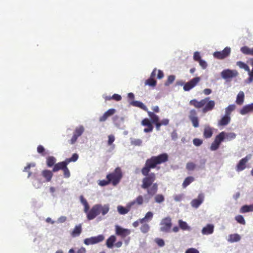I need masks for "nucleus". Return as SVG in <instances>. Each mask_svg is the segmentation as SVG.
I'll list each match as a JSON object with an SVG mask.
<instances>
[{
    "label": "nucleus",
    "instance_id": "obj_24",
    "mask_svg": "<svg viewBox=\"0 0 253 253\" xmlns=\"http://www.w3.org/2000/svg\"><path fill=\"white\" fill-rule=\"evenodd\" d=\"M171 227V222H162L161 223V230L163 232H169Z\"/></svg>",
    "mask_w": 253,
    "mask_h": 253
},
{
    "label": "nucleus",
    "instance_id": "obj_38",
    "mask_svg": "<svg viewBox=\"0 0 253 253\" xmlns=\"http://www.w3.org/2000/svg\"><path fill=\"white\" fill-rule=\"evenodd\" d=\"M79 158V155L77 153L74 154L70 158H67L65 159L67 164H69L70 163L76 162Z\"/></svg>",
    "mask_w": 253,
    "mask_h": 253
},
{
    "label": "nucleus",
    "instance_id": "obj_12",
    "mask_svg": "<svg viewBox=\"0 0 253 253\" xmlns=\"http://www.w3.org/2000/svg\"><path fill=\"white\" fill-rule=\"evenodd\" d=\"M250 158V157L247 156L245 158L242 159L236 166V171L239 172L245 169L246 168V164L248 162Z\"/></svg>",
    "mask_w": 253,
    "mask_h": 253
},
{
    "label": "nucleus",
    "instance_id": "obj_53",
    "mask_svg": "<svg viewBox=\"0 0 253 253\" xmlns=\"http://www.w3.org/2000/svg\"><path fill=\"white\" fill-rule=\"evenodd\" d=\"M114 141H115V137L114 135H110L108 136V144L109 145H112Z\"/></svg>",
    "mask_w": 253,
    "mask_h": 253
},
{
    "label": "nucleus",
    "instance_id": "obj_18",
    "mask_svg": "<svg viewBox=\"0 0 253 253\" xmlns=\"http://www.w3.org/2000/svg\"><path fill=\"white\" fill-rule=\"evenodd\" d=\"M214 226L211 224H208L206 226L203 228L202 230V233L203 235H209L213 232Z\"/></svg>",
    "mask_w": 253,
    "mask_h": 253
},
{
    "label": "nucleus",
    "instance_id": "obj_57",
    "mask_svg": "<svg viewBox=\"0 0 253 253\" xmlns=\"http://www.w3.org/2000/svg\"><path fill=\"white\" fill-rule=\"evenodd\" d=\"M200 66L203 68L205 69L207 66V64L206 61L201 59L198 61Z\"/></svg>",
    "mask_w": 253,
    "mask_h": 253
},
{
    "label": "nucleus",
    "instance_id": "obj_3",
    "mask_svg": "<svg viewBox=\"0 0 253 253\" xmlns=\"http://www.w3.org/2000/svg\"><path fill=\"white\" fill-rule=\"evenodd\" d=\"M210 99V97H206L200 101L194 99L190 101L189 104L197 109L202 108V112L206 113L212 110L215 105V101Z\"/></svg>",
    "mask_w": 253,
    "mask_h": 253
},
{
    "label": "nucleus",
    "instance_id": "obj_35",
    "mask_svg": "<svg viewBox=\"0 0 253 253\" xmlns=\"http://www.w3.org/2000/svg\"><path fill=\"white\" fill-rule=\"evenodd\" d=\"M194 180V178L192 176H188V177H186L183 182V184H182L183 187V188L186 187L188 185H189Z\"/></svg>",
    "mask_w": 253,
    "mask_h": 253
},
{
    "label": "nucleus",
    "instance_id": "obj_13",
    "mask_svg": "<svg viewBox=\"0 0 253 253\" xmlns=\"http://www.w3.org/2000/svg\"><path fill=\"white\" fill-rule=\"evenodd\" d=\"M116 234L121 236L122 238H125L130 233V231L129 229H124L119 225H116Z\"/></svg>",
    "mask_w": 253,
    "mask_h": 253
},
{
    "label": "nucleus",
    "instance_id": "obj_2",
    "mask_svg": "<svg viewBox=\"0 0 253 253\" xmlns=\"http://www.w3.org/2000/svg\"><path fill=\"white\" fill-rule=\"evenodd\" d=\"M80 200L81 203L84 207V211L86 213L88 220H92L100 214L104 215L109 211L108 205H102L101 204L94 205L89 210V206L87 201L83 195L80 196Z\"/></svg>",
    "mask_w": 253,
    "mask_h": 253
},
{
    "label": "nucleus",
    "instance_id": "obj_47",
    "mask_svg": "<svg viewBox=\"0 0 253 253\" xmlns=\"http://www.w3.org/2000/svg\"><path fill=\"white\" fill-rule=\"evenodd\" d=\"M140 229L143 233H145L149 231V226L148 224L144 223L141 226Z\"/></svg>",
    "mask_w": 253,
    "mask_h": 253
},
{
    "label": "nucleus",
    "instance_id": "obj_6",
    "mask_svg": "<svg viewBox=\"0 0 253 253\" xmlns=\"http://www.w3.org/2000/svg\"><path fill=\"white\" fill-rule=\"evenodd\" d=\"M238 75V72L235 70L225 69L221 73V77L227 81L237 77Z\"/></svg>",
    "mask_w": 253,
    "mask_h": 253
},
{
    "label": "nucleus",
    "instance_id": "obj_36",
    "mask_svg": "<svg viewBox=\"0 0 253 253\" xmlns=\"http://www.w3.org/2000/svg\"><path fill=\"white\" fill-rule=\"evenodd\" d=\"M236 134L234 132L226 133L225 132V139L230 141L236 138Z\"/></svg>",
    "mask_w": 253,
    "mask_h": 253
},
{
    "label": "nucleus",
    "instance_id": "obj_37",
    "mask_svg": "<svg viewBox=\"0 0 253 253\" xmlns=\"http://www.w3.org/2000/svg\"><path fill=\"white\" fill-rule=\"evenodd\" d=\"M156 83L157 82L154 79L152 78H150L149 79L146 80L145 82V84L154 87L156 86Z\"/></svg>",
    "mask_w": 253,
    "mask_h": 253
},
{
    "label": "nucleus",
    "instance_id": "obj_15",
    "mask_svg": "<svg viewBox=\"0 0 253 253\" xmlns=\"http://www.w3.org/2000/svg\"><path fill=\"white\" fill-rule=\"evenodd\" d=\"M204 199V196L203 194H200L198 196L197 199H193L191 202V204L192 207L193 208H197L199 207V206L203 203Z\"/></svg>",
    "mask_w": 253,
    "mask_h": 253
},
{
    "label": "nucleus",
    "instance_id": "obj_1",
    "mask_svg": "<svg viewBox=\"0 0 253 253\" xmlns=\"http://www.w3.org/2000/svg\"><path fill=\"white\" fill-rule=\"evenodd\" d=\"M168 161V155L163 153L156 156H152L146 160L144 166L141 169V173L145 177L142 179L141 188L147 189L148 195L152 197L158 191V185L154 183L156 179V174L150 173L151 169L157 168L158 165L164 163Z\"/></svg>",
    "mask_w": 253,
    "mask_h": 253
},
{
    "label": "nucleus",
    "instance_id": "obj_8",
    "mask_svg": "<svg viewBox=\"0 0 253 253\" xmlns=\"http://www.w3.org/2000/svg\"><path fill=\"white\" fill-rule=\"evenodd\" d=\"M104 239V237L102 235H99L95 237H91L90 238H86L84 240V243L86 245H93L97 244L103 241Z\"/></svg>",
    "mask_w": 253,
    "mask_h": 253
},
{
    "label": "nucleus",
    "instance_id": "obj_11",
    "mask_svg": "<svg viewBox=\"0 0 253 253\" xmlns=\"http://www.w3.org/2000/svg\"><path fill=\"white\" fill-rule=\"evenodd\" d=\"M189 118L191 121L193 126L194 127H198L199 126V119L197 117V113L196 110L191 109L189 111Z\"/></svg>",
    "mask_w": 253,
    "mask_h": 253
},
{
    "label": "nucleus",
    "instance_id": "obj_43",
    "mask_svg": "<svg viewBox=\"0 0 253 253\" xmlns=\"http://www.w3.org/2000/svg\"><path fill=\"white\" fill-rule=\"evenodd\" d=\"M153 216V214L152 212L149 211L147 212L144 218L141 219V221H145V220H151Z\"/></svg>",
    "mask_w": 253,
    "mask_h": 253
},
{
    "label": "nucleus",
    "instance_id": "obj_61",
    "mask_svg": "<svg viewBox=\"0 0 253 253\" xmlns=\"http://www.w3.org/2000/svg\"><path fill=\"white\" fill-rule=\"evenodd\" d=\"M236 220L237 221H245L244 217L241 215H237L236 218Z\"/></svg>",
    "mask_w": 253,
    "mask_h": 253
},
{
    "label": "nucleus",
    "instance_id": "obj_34",
    "mask_svg": "<svg viewBox=\"0 0 253 253\" xmlns=\"http://www.w3.org/2000/svg\"><path fill=\"white\" fill-rule=\"evenodd\" d=\"M236 108V106L234 104L229 105L225 109V114L230 116V115L232 111H233Z\"/></svg>",
    "mask_w": 253,
    "mask_h": 253
},
{
    "label": "nucleus",
    "instance_id": "obj_21",
    "mask_svg": "<svg viewBox=\"0 0 253 253\" xmlns=\"http://www.w3.org/2000/svg\"><path fill=\"white\" fill-rule=\"evenodd\" d=\"M52 170L50 171L48 169H45L42 171V175L45 179L46 182L51 181L53 176Z\"/></svg>",
    "mask_w": 253,
    "mask_h": 253
},
{
    "label": "nucleus",
    "instance_id": "obj_44",
    "mask_svg": "<svg viewBox=\"0 0 253 253\" xmlns=\"http://www.w3.org/2000/svg\"><path fill=\"white\" fill-rule=\"evenodd\" d=\"M220 145L213 141L210 146V149L211 151H215L219 148Z\"/></svg>",
    "mask_w": 253,
    "mask_h": 253
},
{
    "label": "nucleus",
    "instance_id": "obj_62",
    "mask_svg": "<svg viewBox=\"0 0 253 253\" xmlns=\"http://www.w3.org/2000/svg\"><path fill=\"white\" fill-rule=\"evenodd\" d=\"M204 93L206 95H209L211 93V90L210 88H206L203 90Z\"/></svg>",
    "mask_w": 253,
    "mask_h": 253
},
{
    "label": "nucleus",
    "instance_id": "obj_10",
    "mask_svg": "<svg viewBox=\"0 0 253 253\" xmlns=\"http://www.w3.org/2000/svg\"><path fill=\"white\" fill-rule=\"evenodd\" d=\"M200 81V78L197 77H195L187 83H186L183 86V89L185 91H189L190 89L195 87Z\"/></svg>",
    "mask_w": 253,
    "mask_h": 253
},
{
    "label": "nucleus",
    "instance_id": "obj_5",
    "mask_svg": "<svg viewBox=\"0 0 253 253\" xmlns=\"http://www.w3.org/2000/svg\"><path fill=\"white\" fill-rule=\"evenodd\" d=\"M68 165L66 160L56 163L52 169V171L55 172L62 170L63 172L64 177L66 178H69L70 176V172L67 167Z\"/></svg>",
    "mask_w": 253,
    "mask_h": 253
},
{
    "label": "nucleus",
    "instance_id": "obj_9",
    "mask_svg": "<svg viewBox=\"0 0 253 253\" xmlns=\"http://www.w3.org/2000/svg\"><path fill=\"white\" fill-rule=\"evenodd\" d=\"M231 49L229 47H226L221 51H216L213 53V56L218 59H223L228 56L230 53Z\"/></svg>",
    "mask_w": 253,
    "mask_h": 253
},
{
    "label": "nucleus",
    "instance_id": "obj_28",
    "mask_svg": "<svg viewBox=\"0 0 253 253\" xmlns=\"http://www.w3.org/2000/svg\"><path fill=\"white\" fill-rule=\"evenodd\" d=\"M147 113L151 119L152 123L155 124L156 123L159 122V117L157 115L154 114V112H152L148 111H147Z\"/></svg>",
    "mask_w": 253,
    "mask_h": 253
},
{
    "label": "nucleus",
    "instance_id": "obj_40",
    "mask_svg": "<svg viewBox=\"0 0 253 253\" xmlns=\"http://www.w3.org/2000/svg\"><path fill=\"white\" fill-rule=\"evenodd\" d=\"M165 200L164 196L162 194L156 195L155 197V201L157 203H161Z\"/></svg>",
    "mask_w": 253,
    "mask_h": 253
},
{
    "label": "nucleus",
    "instance_id": "obj_64",
    "mask_svg": "<svg viewBox=\"0 0 253 253\" xmlns=\"http://www.w3.org/2000/svg\"><path fill=\"white\" fill-rule=\"evenodd\" d=\"M77 253H85V249L84 248H81L78 250Z\"/></svg>",
    "mask_w": 253,
    "mask_h": 253
},
{
    "label": "nucleus",
    "instance_id": "obj_7",
    "mask_svg": "<svg viewBox=\"0 0 253 253\" xmlns=\"http://www.w3.org/2000/svg\"><path fill=\"white\" fill-rule=\"evenodd\" d=\"M84 131V127L83 126H80L77 127L74 132L71 139L69 140V143L74 144L77 141L78 137L82 135Z\"/></svg>",
    "mask_w": 253,
    "mask_h": 253
},
{
    "label": "nucleus",
    "instance_id": "obj_59",
    "mask_svg": "<svg viewBox=\"0 0 253 253\" xmlns=\"http://www.w3.org/2000/svg\"><path fill=\"white\" fill-rule=\"evenodd\" d=\"M249 75V80L250 82H252L253 81V70L252 69V71H250V69H249V71H247Z\"/></svg>",
    "mask_w": 253,
    "mask_h": 253
},
{
    "label": "nucleus",
    "instance_id": "obj_30",
    "mask_svg": "<svg viewBox=\"0 0 253 253\" xmlns=\"http://www.w3.org/2000/svg\"><path fill=\"white\" fill-rule=\"evenodd\" d=\"M241 240L240 236L238 234H231L229 236L228 241L231 243L238 242Z\"/></svg>",
    "mask_w": 253,
    "mask_h": 253
},
{
    "label": "nucleus",
    "instance_id": "obj_49",
    "mask_svg": "<svg viewBox=\"0 0 253 253\" xmlns=\"http://www.w3.org/2000/svg\"><path fill=\"white\" fill-rule=\"evenodd\" d=\"M111 183L109 180H100L98 182V184L101 186H104Z\"/></svg>",
    "mask_w": 253,
    "mask_h": 253
},
{
    "label": "nucleus",
    "instance_id": "obj_45",
    "mask_svg": "<svg viewBox=\"0 0 253 253\" xmlns=\"http://www.w3.org/2000/svg\"><path fill=\"white\" fill-rule=\"evenodd\" d=\"M175 80V76L174 75H170L168 77V80L165 83L166 85H168L171 84H172Z\"/></svg>",
    "mask_w": 253,
    "mask_h": 253
},
{
    "label": "nucleus",
    "instance_id": "obj_19",
    "mask_svg": "<svg viewBox=\"0 0 253 253\" xmlns=\"http://www.w3.org/2000/svg\"><path fill=\"white\" fill-rule=\"evenodd\" d=\"M116 110L114 109H109L101 117L99 118L100 122H104L107 118L115 114Z\"/></svg>",
    "mask_w": 253,
    "mask_h": 253
},
{
    "label": "nucleus",
    "instance_id": "obj_41",
    "mask_svg": "<svg viewBox=\"0 0 253 253\" xmlns=\"http://www.w3.org/2000/svg\"><path fill=\"white\" fill-rule=\"evenodd\" d=\"M37 152L42 156H44L46 155L44 148L41 145L38 146Z\"/></svg>",
    "mask_w": 253,
    "mask_h": 253
},
{
    "label": "nucleus",
    "instance_id": "obj_39",
    "mask_svg": "<svg viewBox=\"0 0 253 253\" xmlns=\"http://www.w3.org/2000/svg\"><path fill=\"white\" fill-rule=\"evenodd\" d=\"M237 65L241 69H244L246 71H249V66L245 63L242 61H238L236 63Z\"/></svg>",
    "mask_w": 253,
    "mask_h": 253
},
{
    "label": "nucleus",
    "instance_id": "obj_20",
    "mask_svg": "<svg viewBox=\"0 0 253 253\" xmlns=\"http://www.w3.org/2000/svg\"><path fill=\"white\" fill-rule=\"evenodd\" d=\"M213 134V129L209 126H205L204 132L203 136L205 138H211Z\"/></svg>",
    "mask_w": 253,
    "mask_h": 253
},
{
    "label": "nucleus",
    "instance_id": "obj_52",
    "mask_svg": "<svg viewBox=\"0 0 253 253\" xmlns=\"http://www.w3.org/2000/svg\"><path fill=\"white\" fill-rule=\"evenodd\" d=\"M155 242L160 247H163L165 245L164 241L162 239L157 238L155 240Z\"/></svg>",
    "mask_w": 253,
    "mask_h": 253
},
{
    "label": "nucleus",
    "instance_id": "obj_16",
    "mask_svg": "<svg viewBox=\"0 0 253 253\" xmlns=\"http://www.w3.org/2000/svg\"><path fill=\"white\" fill-rule=\"evenodd\" d=\"M231 121V117L225 114L220 120L218 121V126H225L229 124Z\"/></svg>",
    "mask_w": 253,
    "mask_h": 253
},
{
    "label": "nucleus",
    "instance_id": "obj_46",
    "mask_svg": "<svg viewBox=\"0 0 253 253\" xmlns=\"http://www.w3.org/2000/svg\"><path fill=\"white\" fill-rule=\"evenodd\" d=\"M142 142V140L140 139H134L131 141V144L135 146H140Z\"/></svg>",
    "mask_w": 253,
    "mask_h": 253
},
{
    "label": "nucleus",
    "instance_id": "obj_27",
    "mask_svg": "<svg viewBox=\"0 0 253 253\" xmlns=\"http://www.w3.org/2000/svg\"><path fill=\"white\" fill-rule=\"evenodd\" d=\"M225 139V132L222 131L216 136L214 141L220 145L221 143Z\"/></svg>",
    "mask_w": 253,
    "mask_h": 253
},
{
    "label": "nucleus",
    "instance_id": "obj_51",
    "mask_svg": "<svg viewBox=\"0 0 253 253\" xmlns=\"http://www.w3.org/2000/svg\"><path fill=\"white\" fill-rule=\"evenodd\" d=\"M143 202V198L142 196L140 195L136 198V199H135V201L133 203H136L138 205H141L142 204Z\"/></svg>",
    "mask_w": 253,
    "mask_h": 253
},
{
    "label": "nucleus",
    "instance_id": "obj_56",
    "mask_svg": "<svg viewBox=\"0 0 253 253\" xmlns=\"http://www.w3.org/2000/svg\"><path fill=\"white\" fill-rule=\"evenodd\" d=\"M112 98L116 101H120L122 99L121 96L118 94H114L112 96Z\"/></svg>",
    "mask_w": 253,
    "mask_h": 253
},
{
    "label": "nucleus",
    "instance_id": "obj_63",
    "mask_svg": "<svg viewBox=\"0 0 253 253\" xmlns=\"http://www.w3.org/2000/svg\"><path fill=\"white\" fill-rule=\"evenodd\" d=\"M152 109L155 113H158L160 111L159 108L158 106H155L152 107Z\"/></svg>",
    "mask_w": 253,
    "mask_h": 253
},
{
    "label": "nucleus",
    "instance_id": "obj_54",
    "mask_svg": "<svg viewBox=\"0 0 253 253\" xmlns=\"http://www.w3.org/2000/svg\"><path fill=\"white\" fill-rule=\"evenodd\" d=\"M185 253H199V252L196 249L192 248L187 249Z\"/></svg>",
    "mask_w": 253,
    "mask_h": 253
},
{
    "label": "nucleus",
    "instance_id": "obj_60",
    "mask_svg": "<svg viewBox=\"0 0 253 253\" xmlns=\"http://www.w3.org/2000/svg\"><path fill=\"white\" fill-rule=\"evenodd\" d=\"M161 124L164 126H167L169 123V120L168 119H164L162 120L161 122H160Z\"/></svg>",
    "mask_w": 253,
    "mask_h": 253
},
{
    "label": "nucleus",
    "instance_id": "obj_29",
    "mask_svg": "<svg viewBox=\"0 0 253 253\" xmlns=\"http://www.w3.org/2000/svg\"><path fill=\"white\" fill-rule=\"evenodd\" d=\"M56 161V158L53 156H48L46 158V165L49 168L54 167Z\"/></svg>",
    "mask_w": 253,
    "mask_h": 253
},
{
    "label": "nucleus",
    "instance_id": "obj_26",
    "mask_svg": "<svg viewBox=\"0 0 253 253\" xmlns=\"http://www.w3.org/2000/svg\"><path fill=\"white\" fill-rule=\"evenodd\" d=\"M244 93L243 91H240L236 98V103L239 105L243 104L244 101Z\"/></svg>",
    "mask_w": 253,
    "mask_h": 253
},
{
    "label": "nucleus",
    "instance_id": "obj_55",
    "mask_svg": "<svg viewBox=\"0 0 253 253\" xmlns=\"http://www.w3.org/2000/svg\"><path fill=\"white\" fill-rule=\"evenodd\" d=\"M183 197L182 194L176 195L174 196V200L176 202H180L182 200Z\"/></svg>",
    "mask_w": 253,
    "mask_h": 253
},
{
    "label": "nucleus",
    "instance_id": "obj_50",
    "mask_svg": "<svg viewBox=\"0 0 253 253\" xmlns=\"http://www.w3.org/2000/svg\"><path fill=\"white\" fill-rule=\"evenodd\" d=\"M194 60L196 61H199L201 60V56L200 53L198 51H196L194 53L193 56Z\"/></svg>",
    "mask_w": 253,
    "mask_h": 253
},
{
    "label": "nucleus",
    "instance_id": "obj_23",
    "mask_svg": "<svg viewBox=\"0 0 253 253\" xmlns=\"http://www.w3.org/2000/svg\"><path fill=\"white\" fill-rule=\"evenodd\" d=\"M116 238L114 235H111L107 240L106 245L108 248L111 249L113 247Z\"/></svg>",
    "mask_w": 253,
    "mask_h": 253
},
{
    "label": "nucleus",
    "instance_id": "obj_17",
    "mask_svg": "<svg viewBox=\"0 0 253 253\" xmlns=\"http://www.w3.org/2000/svg\"><path fill=\"white\" fill-rule=\"evenodd\" d=\"M251 112H253V103L244 106L240 110V113L242 115H245Z\"/></svg>",
    "mask_w": 253,
    "mask_h": 253
},
{
    "label": "nucleus",
    "instance_id": "obj_4",
    "mask_svg": "<svg viewBox=\"0 0 253 253\" xmlns=\"http://www.w3.org/2000/svg\"><path fill=\"white\" fill-rule=\"evenodd\" d=\"M123 177L121 169L117 167L114 171L108 174L106 176L107 179H109L110 183L114 186L117 185Z\"/></svg>",
    "mask_w": 253,
    "mask_h": 253
},
{
    "label": "nucleus",
    "instance_id": "obj_48",
    "mask_svg": "<svg viewBox=\"0 0 253 253\" xmlns=\"http://www.w3.org/2000/svg\"><path fill=\"white\" fill-rule=\"evenodd\" d=\"M193 142L195 146H199L203 143V140L199 138H194Z\"/></svg>",
    "mask_w": 253,
    "mask_h": 253
},
{
    "label": "nucleus",
    "instance_id": "obj_32",
    "mask_svg": "<svg viewBox=\"0 0 253 253\" xmlns=\"http://www.w3.org/2000/svg\"><path fill=\"white\" fill-rule=\"evenodd\" d=\"M241 52L246 55H251L253 56V48H250L248 46H245L241 48Z\"/></svg>",
    "mask_w": 253,
    "mask_h": 253
},
{
    "label": "nucleus",
    "instance_id": "obj_33",
    "mask_svg": "<svg viewBox=\"0 0 253 253\" xmlns=\"http://www.w3.org/2000/svg\"><path fill=\"white\" fill-rule=\"evenodd\" d=\"M118 212L121 214H125L127 213L130 210V207L125 208L121 206H119L117 207Z\"/></svg>",
    "mask_w": 253,
    "mask_h": 253
},
{
    "label": "nucleus",
    "instance_id": "obj_31",
    "mask_svg": "<svg viewBox=\"0 0 253 253\" xmlns=\"http://www.w3.org/2000/svg\"><path fill=\"white\" fill-rule=\"evenodd\" d=\"M82 232V226L81 224L76 226L74 230H73L71 235L73 237H77L80 235Z\"/></svg>",
    "mask_w": 253,
    "mask_h": 253
},
{
    "label": "nucleus",
    "instance_id": "obj_42",
    "mask_svg": "<svg viewBox=\"0 0 253 253\" xmlns=\"http://www.w3.org/2000/svg\"><path fill=\"white\" fill-rule=\"evenodd\" d=\"M196 167V165L193 162H189L187 163L186 168L188 170H193Z\"/></svg>",
    "mask_w": 253,
    "mask_h": 253
},
{
    "label": "nucleus",
    "instance_id": "obj_58",
    "mask_svg": "<svg viewBox=\"0 0 253 253\" xmlns=\"http://www.w3.org/2000/svg\"><path fill=\"white\" fill-rule=\"evenodd\" d=\"M164 77V73L162 71L159 70L158 71L157 78L159 79H161Z\"/></svg>",
    "mask_w": 253,
    "mask_h": 253
},
{
    "label": "nucleus",
    "instance_id": "obj_14",
    "mask_svg": "<svg viewBox=\"0 0 253 253\" xmlns=\"http://www.w3.org/2000/svg\"><path fill=\"white\" fill-rule=\"evenodd\" d=\"M141 125L143 126L147 127L144 129V131L145 132L148 133L152 131L153 129V126L152 124V123L148 119H144L141 122Z\"/></svg>",
    "mask_w": 253,
    "mask_h": 253
},
{
    "label": "nucleus",
    "instance_id": "obj_25",
    "mask_svg": "<svg viewBox=\"0 0 253 253\" xmlns=\"http://www.w3.org/2000/svg\"><path fill=\"white\" fill-rule=\"evenodd\" d=\"M251 211H253V204L244 205L242 206L240 210V212L241 213H246Z\"/></svg>",
    "mask_w": 253,
    "mask_h": 253
},
{
    "label": "nucleus",
    "instance_id": "obj_22",
    "mask_svg": "<svg viewBox=\"0 0 253 253\" xmlns=\"http://www.w3.org/2000/svg\"><path fill=\"white\" fill-rule=\"evenodd\" d=\"M131 104L133 106L139 107L147 112V111H148L147 107L142 102L140 101H133L131 103Z\"/></svg>",
    "mask_w": 253,
    "mask_h": 253
}]
</instances>
